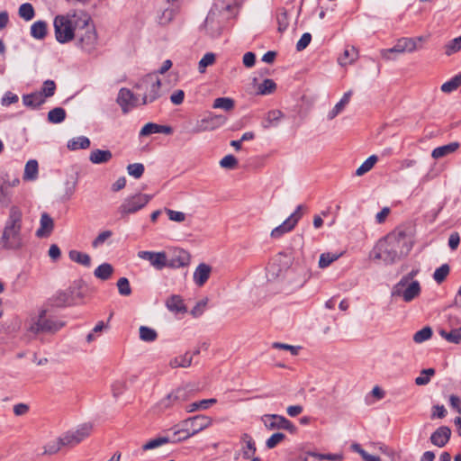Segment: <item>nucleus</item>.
<instances>
[{
	"label": "nucleus",
	"instance_id": "1",
	"mask_svg": "<svg viewBox=\"0 0 461 461\" xmlns=\"http://www.w3.org/2000/svg\"><path fill=\"white\" fill-rule=\"evenodd\" d=\"M412 246L413 241L406 231L397 229L378 241L375 258L392 265L406 257L411 252Z\"/></svg>",
	"mask_w": 461,
	"mask_h": 461
},
{
	"label": "nucleus",
	"instance_id": "2",
	"mask_svg": "<svg viewBox=\"0 0 461 461\" xmlns=\"http://www.w3.org/2000/svg\"><path fill=\"white\" fill-rule=\"evenodd\" d=\"M23 212L15 205L9 209L8 217L0 237V247L7 250L21 249L26 244L25 236L22 231Z\"/></svg>",
	"mask_w": 461,
	"mask_h": 461
},
{
	"label": "nucleus",
	"instance_id": "3",
	"mask_svg": "<svg viewBox=\"0 0 461 461\" xmlns=\"http://www.w3.org/2000/svg\"><path fill=\"white\" fill-rule=\"evenodd\" d=\"M212 419L206 415H195L179 422L173 428L172 440L174 442L185 440L200 431L209 428Z\"/></svg>",
	"mask_w": 461,
	"mask_h": 461
},
{
	"label": "nucleus",
	"instance_id": "4",
	"mask_svg": "<svg viewBox=\"0 0 461 461\" xmlns=\"http://www.w3.org/2000/svg\"><path fill=\"white\" fill-rule=\"evenodd\" d=\"M75 37H77L79 45L86 52H92L97 45V33L95 25L91 23L90 16L79 11V20Z\"/></svg>",
	"mask_w": 461,
	"mask_h": 461
},
{
	"label": "nucleus",
	"instance_id": "5",
	"mask_svg": "<svg viewBox=\"0 0 461 461\" xmlns=\"http://www.w3.org/2000/svg\"><path fill=\"white\" fill-rule=\"evenodd\" d=\"M78 20L79 11L55 17L53 23L55 37L59 43L68 42L75 38Z\"/></svg>",
	"mask_w": 461,
	"mask_h": 461
},
{
	"label": "nucleus",
	"instance_id": "6",
	"mask_svg": "<svg viewBox=\"0 0 461 461\" xmlns=\"http://www.w3.org/2000/svg\"><path fill=\"white\" fill-rule=\"evenodd\" d=\"M47 311L41 310L37 316L32 317L27 330L34 335L39 333H56L65 326L61 320L47 316Z\"/></svg>",
	"mask_w": 461,
	"mask_h": 461
},
{
	"label": "nucleus",
	"instance_id": "7",
	"mask_svg": "<svg viewBox=\"0 0 461 461\" xmlns=\"http://www.w3.org/2000/svg\"><path fill=\"white\" fill-rule=\"evenodd\" d=\"M137 89L143 91L142 104H147L153 103L160 96L161 81L157 74H149L141 78L135 86Z\"/></svg>",
	"mask_w": 461,
	"mask_h": 461
},
{
	"label": "nucleus",
	"instance_id": "8",
	"mask_svg": "<svg viewBox=\"0 0 461 461\" xmlns=\"http://www.w3.org/2000/svg\"><path fill=\"white\" fill-rule=\"evenodd\" d=\"M421 292L420 284L419 281L403 282L398 281L391 292L392 297H401L405 303H410L417 298Z\"/></svg>",
	"mask_w": 461,
	"mask_h": 461
},
{
	"label": "nucleus",
	"instance_id": "9",
	"mask_svg": "<svg viewBox=\"0 0 461 461\" xmlns=\"http://www.w3.org/2000/svg\"><path fill=\"white\" fill-rule=\"evenodd\" d=\"M151 195L138 193L126 197L118 208L122 217L137 212L144 208L151 199Z\"/></svg>",
	"mask_w": 461,
	"mask_h": 461
},
{
	"label": "nucleus",
	"instance_id": "10",
	"mask_svg": "<svg viewBox=\"0 0 461 461\" xmlns=\"http://www.w3.org/2000/svg\"><path fill=\"white\" fill-rule=\"evenodd\" d=\"M309 277L308 271L304 266L294 265L285 273V283L288 290H294L302 287Z\"/></svg>",
	"mask_w": 461,
	"mask_h": 461
},
{
	"label": "nucleus",
	"instance_id": "11",
	"mask_svg": "<svg viewBox=\"0 0 461 461\" xmlns=\"http://www.w3.org/2000/svg\"><path fill=\"white\" fill-rule=\"evenodd\" d=\"M227 118L221 114H209L208 116L196 121L191 132L198 134L203 131H214L222 126Z\"/></svg>",
	"mask_w": 461,
	"mask_h": 461
},
{
	"label": "nucleus",
	"instance_id": "12",
	"mask_svg": "<svg viewBox=\"0 0 461 461\" xmlns=\"http://www.w3.org/2000/svg\"><path fill=\"white\" fill-rule=\"evenodd\" d=\"M93 426L90 423H85L79 426L74 431H68L61 436L63 446L68 447H73L77 446L90 435Z\"/></svg>",
	"mask_w": 461,
	"mask_h": 461
},
{
	"label": "nucleus",
	"instance_id": "13",
	"mask_svg": "<svg viewBox=\"0 0 461 461\" xmlns=\"http://www.w3.org/2000/svg\"><path fill=\"white\" fill-rule=\"evenodd\" d=\"M261 420L268 430L285 429L294 432L295 426L285 417L277 414H265L261 417Z\"/></svg>",
	"mask_w": 461,
	"mask_h": 461
},
{
	"label": "nucleus",
	"instance_id": "14",
	"mask_svg": "<svg viewBox=\"0 0 461 461\" xmlns=\"http://www.w3.org/2000/svg\"><path fill=\"white\" fill-rule=\"evenodd\" d=\"M303 205H298L295 211L282 224L272 230L270 234L271 237L274 239H278L284 234L293 230L303 216Z\"/></svg>",
	"mask_w": 461,
	"mask_h": 461
},
{
	"label": "nucleus",
	"instance_id": "15",
	"mask_svg": "<svg viewBox=\"0 0 461 461\" xmlns=\"http://www.w3.org/2000/svg\"><path fill=\"white\" fill-rule=\"evenodd\" d=\"M190 390L186 387H180L167 394V397L162 399L159 402L160 407L168 408L175 403H180L187 401L190 397Z\"/></svg>",
	"mask_w": 461,
	"mask_h": 461
},
{
	"label": "nucleus",
	"instance_id": "16",
	"mask_svg": "<svg viewBox=\"0 0 461 461\" xmlns=\"http://www.w3.org/2000/svg\"><path fill=\"white\" fill-rule=\"evenodd\" d=\"M117 104L121 106L123 113H128L131 109L137 106V96L128 88L120 89L117 96Z\"/></svg>",
	"mask_w": 461,
	"mask_h": 461
},
{
	"label": "nucleus",
	"instance_id": "17",
	"mask_svg": "<svg viewBox=\"0 0 461 461\" xmlns=\"http://www.w3.org/2000/svg\"><path fill=\"white\" fill-rule=\"evenodd\" d=\"M138 257L148 260L157 269H162L167 265V255L165 252L139 251Z\"/></svg>",
	"mask_w": 461,
	"mask_h": 461
},
{
	"label": "nucleus",
	"instance_id": "18",
	"mask_svg": "<svg viewBox=\"0 0 461 461\" xmlns=\"http://www.w3.org/2000/svg\"><path fill=\"white\" fill-rule=\"evenodd\" d=\"M54 230V221L47 212H42L40 219V227L36 230L38 238L49 237Z\"/></svg>",
	"mask_w": 461,
	"mask_h": 461
},
{
	"label": "nucleus",
	"instance_id": "19",
	"mask_svg": "<svg viewBox=\"0 0 461 461\" xmlns=\"http://www.w3.org/2000/svg\"><path fill=\"white\" fill-rule=\"evenodd\" d=\"M451 429L447 426L438 428L430 436V441L433 445L442 447L449 440Z\"/></svg>",
	"mask_w": 461,
	"mask_h": 461
},
{
	"label": "nucleus",
	"instance_id": "20",
	"mask_svg": "<svg viewBox=\"0 0 461 461\" xmlns=\"http://www.w3.org/2000/svg\"><path fill=\"white\" fill-rule=\"evenodd\" d=\"M240 443L242 456L246 459L253 457L257 451L253 438L248 433H243L240 437Z\"/></svg>",
	"mask_w": 461,
	"mask_h": 461
},
{
	"label": "nucleus",
	"instance_id": "21",
	"mask_svg": "<svg viewBox=\"0 0 461 461\" xmlns=\"http://www.w3.org/2000/svg\"><path fill=\"white\" fill-rule=\"evenodd\" d=\"M211 272L212 267L209 265L205 263L199 264L195 268L193 276L195 285L198 286H203L209 279Z\"/></svg>",
	"mask_w": 461,
	"mask_h": 461
},
{
	"label": "nucleus",
	"instance_id": "22",
	"mask_svg": "<svg viewBox=\"0 0 461 461\" xmlns=\"http://www.w3.org/2000/svg\"><path fill=\"white\" fill-rule=\"evenodd\" d=\"M283 118H285V114L282 111L276 109L268 111L261 122V126L264 129L276 127Z\"/></svg>",
	"mask_w": 461,
	"mask_h": 461
},
{
	"label": "nucleus",
	"instance_id": "23",
	"mask_svg": "<svg viewBox=\"0 0 461 461\" xmlns=\"http://www.w3.org/2000/svg\"><path fill=\"white\" fill-rule=\"evenodd\" d=\"M45 103L42 93L33 92L32 94L23 95V104L24 106L36 109Z\"/></svg>",
	"mask_w": 461,
	"mask_h": 461
},
{
	"label": "nucleus",
	"instance_id": "24",
	"mask_svg": "<svg viewBox=\"0 0 461 461\" xmlns=\"http://www.w3.org/2000/svg\"><path fill=\"white\" fill-rule=\"evenodd\" d=\"M113 154L109 149H94L89 155V160L93 164H104L109 162Z\"/></svg>",
	"mask_w": 461,
	"mask_h": 461
},
{
	"label": "nucleus",
	"instance_id": "25",
	"mask_svg": "<svg viewBox=\"0 0 461 461\" xmlns=\"http://www.w3.org/2000/svg\"><path fill=\"white\" fill-rule=\"evenodd\" d=\"M458 148V142H451L449 144L434 149L432 150L431 157L435 159H438L451 153H454Z\"/></svg>",
	"mask_w": 461,
	"mask_h": 461
},
{
	"label": "nucleus",
	"instance_id": "26",
	"mask_svg": "<svg viewBox=\"0 0 461 461\" xmlns=\"http://www.w3.org/2000/svg\"><path fill=\"white\" fill-rule=\"evenodd\" d=\"M398 50L404 52L411 53L419 49H420V46L416 44V40L412 38H401L399 39L396 43Z\"/></svg>",
	"mask_w": 461,
	"mask_h": 461
},
{
	"label": "nucleus",
	"instance_id": "27",
	"mask_svg": "<svg viewBox=\"0 0 461 461\" xmlns=\"http://www.w3.org/2000/svg\"><path fill=\"white\" fill-rule=\"evenodd\" d=\"M357 50L354 46H348L343 54L338 59V62L341 66L352 64L357 59Z\"/></svg>",
	"mask_w": 461,
	"mask_h": 461
},
{
	"label": "nucleus",
	"instance_id": "28",
	"mask_svg": "<svg viewBox=\"0 0 461 461\" xmlns=\"http://www.w3.org/2000/svg\"><path fill=\"white\" fill-rule=\"evenodd\" d=\"M68 258L71 261L84 267H89L91 266V257L86 253L72 249L68 252Z\"/></svg>",
	"mask_w": 461,
	"mask_h": 461
},
{
	"label": "nucleus",
	"instance_id": "29",
	"mask_svg": "<svg viewBox=\"0 0 461 461\" xmlns=\"http://www.w3.org/2000/svg\"><path fill=\"white\" fill-rule=\"evenodd\" d=\"M167 308L173 312H185V307L182 298L178 295L170 296L166 302Z\"/></svg>",
	"mask_w": 461,
	"mask_h": 461
},
{
	"label": "nucleus",
	"instance_id": "30",
	"mask_svg": "<svg viewBox=\"0 0 461 461\" xmlns=\"http://www.w3.org/2000/svg\"><path fill=\"white\" fill-rule=\"evenodd\" d=\"M441 338L446 339L449 343L453 344H461V327L457 329H453L450 331H447L443 329L438 330Z\"/></svg>",
	"mask_w": 461,
	"mask_h": 461
},
{
	"label": "nucleus",
	"instance_id": "31",
	"mask_svg": "<svg viewBox=\"0 0 461 461\" xmlns=\"http://www.w3.org/2000/svg\"><path fill=\"white\" fill-rule=\"evenodd\" d=\"M193 356H191L188 352L185 353L182 356L176 357L172 358L169 362V366L172 368L177 367H188L192 365Z\"/></svg>",
	"mask_w": 461,
	"mask_h": 461
},
{
	"label": "nucleus",
	"instance_id": "32",
	"mask_svg": "<svg viewBox=\"0 0 461 461\" xmlns=\"http://www.w3.org/2000/svg\"><path fill=\"white\" fill-rule=\"evenodd\" d=\"M47 34V23L44 21H37L31 26V35L34 39L42 40Z\"/></svg>",
	"mask_w": 461,
	"mask_h": 461
},
{
	"label": "nucleus",
	"instance_id": "33",
	"mask_svg": "<svg viewBox=\"0 0 461 461\" xmlns=\"http://www.w3.org/2000/svg\"><path fill=\"white\" fill-rule=\"evenodd\" d=\"M38 167L37 160H29L24 167L23 179L27 181L35 180L38 176Z\"/></svg>",
	"mask_w": 461,
	"mask_h": 461
},
{
	"label": "nucleus",
	"instance_id": "34",
	"mask_svg": "<svg viewBox=\"0 0 461 461\" xmlns=\"http://www.w3.org/2000/svg\"><path fill=\"white\" fill-rule=\"evenodd\" d=\"M113 273V267L109 263H103L94 271L96 278L101 280H108Z\"/></svg>",
	"mask_w": 461,
	"mask_h": 461
},
{
	"label": "nucleus",
	"instance_id": "35",
	"mask_svg": "<svg viewBox=\"0 0 461 461\" xmlns=\"http://www.w3.org/2000/svg\"><path fill=\"white\" fill-rule=\"evenodd\" d=\"M90 146V140L85 136L73 138L68 142V148L70 150H77L79 149H87Z\"/></svg>",
	"mask_w": 461,
	"mask_h": 461
},
{
	"label": "nucleus",
	"instance_id": "36",
	"mask_svg": "<svg viewBox=\"0 0 461 461\" xmlns=\"http://www.w3.org/2000/svg\"><path fill=\"white\" fill-rule=\"evenodd\" d=\"M169 442H174L172 440V438H169V437H158V438H152V439L149 440L147 443H145L141 447V448L144 451L152 450V449L159 447H161V446H163L165 444H167Z\"/></svg>",
	"mask_w": 461,
	"mask_h": 461
},
{
	"label": "nucleus",
	"instance_id": "37",
	"mask_svg": "<svg viewBox=\"0 0 461 461\" xmlns=\"http://www.w3.org/2000/svg\"><path fill=\"white\" fill-rule=\"evenodd\" d=\"M342 256V253H322L320 256L319 259V267L320 268H326L328 267L331 263L339 259Z\"/></svg>",
	"mask_w": 461,
	"mask_h": 461
},
{
	"label": "nucleus",
	"instance_id": "38",
	"mask_svg": "<svg viewBox=\"0 0 461 461\" xmlns=\"http://www.w3.org/2000/svg\"><path fill=\"white\" fill-rule=\"evenodd\" d=\"M216 402L217 400L215 398L204 399L199 402H194L186 407V411L194 412L197 410H206L209 408L210 405L216 403Z\"/></svg>",
	"mask_w": 461,
	"mask_h": 461
},
{
	"label": "nucleus",
	"instance_id": "39",
	"mask_svg": "<svg viewBox=\"0 0 461 461\" xmlns=\"http://www.w3.org/2000/svg\"><path fill=\"white\" fill-rule=\"evenodd\" d=\"M66 118V111L62 107H56L48 113V121L50 123H60Z\"/></svg>",
	"mask_w": 461,
	"mask_h": 461
},
{
	"label": "nucleus",
	"instance_id": "40",
	"mask_svg": "<svg viewBox=\"0 0 461 461\" xmlns=\"http://www.w3.org/2000/svg\"><path fill=\"white\" fill-rule=\"evenodd\" d=\"M190 263V255L184 249H178L176 252V258L173 259V265L177 267H185Z\"/></svg>",
	"mask_w": 461,
	"mask_h": 461
},
{
	"label": "nucleus",
	"instance_id": "41",
	"mask_svg": "<svg viewBox=\"0 0 461 461\" xmlns=\"http://www.w3.org/2000/svg\"><path fill=\"white\" fill-rule=\"evenodd\" d=\"M64 447L62 438L59 437L53 440L49 441L44 446V455H54L59 451V449Z\"/></svg>",
	"mask_w": 461,
	"mask_h": 461
},
{
	"label": "nucleus",
	"instance_id": "42",
	"mask_svg": "<svg viewBox=\"0 0 461 461\" xmlns=\"http://www.w3.org/2000/svg\"><path fill=\"white\" fill-rule=\"evenodd\" d=\"M461 86V74L456 75L450 80L445 82L441 86V91L444 93H451Z\"/></svg>",
	"mask_w": 461,
	"mask_h": 461
},
{
	"label": "nucleus",
	"instance_id": "43",
	"mask_svg": "<svg viewBox=\"0 0 461 461\" xmlns=\"http://www.w3.org/2000/svg\"><path fill=\"white\" fill-rule=\"evenodd\" d=\"M378 158L375 155L370 156L367 159H366L361 166L356 170V175L357 176H363L364 174L370 171L375 164L377 162Z\"/></svg>",
	"mask_w": 461,
	"mask_h": 461
},
{
	"label": "nucleus",
	"instance_id": "44",
	"mask_svg": "<svg viewBox=\"0 0 461 461\" xmlns=\"http://www.w3.org/2000/svg\"><path fill=\"white\" fill-rule=\"evenodd\" d=\"M158 333L154 329L147 326L140 327V339L145 342H153L157 339Z\"/></svg>",
	"mask_w": 461,
	"mask_h": 461
},
{
	"label": "nucleus",
	"instance_id": "45",
	"mask_svg": "<svg viewBox=\"0 0 461 461\" xmlns=\"http://www.w3.org/2000/svg\"><path fill=\"white\" fill-rule=\"evenodd\" d=\"M212 107L230 111L234 108V100L230 97H219L214 100Z\"/></svg>",
	"mask_w": 461,
	"mask_h": 461
},
{
	"label": "nucleus",
	"instance_id": "46",
	"mask_svg": "<svg viewBox=\"0 0 461 461\" xmlns=\"http://www.w3.org/2000/svg\"><path fill=\"white\" fill-rule=\"evenodd\" d=\"M276 22L278 25V32H285L289 26V17L286 10L279 9L276 14Z\"/></svg>",
	"mask_w": 461,
	"mask_h": 461
},
{
	"label": "nucleus",
	"instance_id": "47",
	"mask_svg": "<svg viewBox=\"0 0 461 461\" xmlns=\"http://www.w3.org/2000/svg\"><path fill=\"white\" fill-rule=\"evenodd\" d=\"M432 329L429 326L422 328L421 330L415 332L413 335L414 342L420 344L428 339H429L432 336Z\"/></svg>",
	"mask_w": 461,
	"mask_h": 461
},
{
	"label": "nucleus",
	"instance_id": "48",
	"mask_svg": "<svg viewBox=\"0 0 461 461\" xmlns=\"http://www.w3.org/2000/svg\"><path fill=\"white\" fill-rule=\"evenodd\" d=\"M435 375L434 368L422 369L420 375L415 378L417 385H426L429 383L431 376Z\"/></svg>",
	"mask_w": 461,
	"mask_h": 461
},
{
	"label": "nucleus",
	"instance_id": "49",
	"mask_svg": "<svg viewBox=\"0 0 461 461\" xmlns=\"http://www.w3.org/2000/svg\"><path fill=\"white\" fill-rule=\"evenodd\" d=\"M450 267L447 264H443L439 267H438L434 274L433 279L438 283L441 284L447 276L449 275Z\"/></svg>",
	"mask_w": 461,
	"mask_h": 461
},
{
	"label": "nucleus",
	"instance_id": "50",
	"mask_svg": "<svg viewBox=\"0 0 461 461\" xmlns=\"http://www.w3.org/2000/svg\"><path fill=\"white\" fill-rule=\"evenodd\" d=\"M18 13L20 17L24 19L25 21H31L35 15L34 8L32 5V4L29 3L23 4L19 7Z\"/></svg>",
	"mask_w": 461,
	"mask_h": 461
},
{
	"label": "nucleus",
	"instance_id": "51",
	"mask_svg": "<svg viewBox=\"0 0 461 461\" xmlns=\"http://www.w3.org/2000/svg\"><path fill=\"white\" fill-rule=\"evenodd\" d=\"M56 91V84L53 80L48 79L43 82L42 87L41 91H37L38 93H42V96L44 100L46 98L51 97L54 95Z\"/></svg>",
	"mask_w": 461,
	"mask_h": 461
},
{
	"label": "nucleus",
	"instance_id": "52",
	"mask_svg": "<svg viewBox=\"0 0 461 461\" xmlns=\"http://www.w3.org/2000/svg\"><path fill=\"white\" fill-rule=\"evenodd\" d=\"M240 0H215L214 7L219 11H230L234 6L238 5Z\"/></svg>",
	"mask_w": 461,
	"mask_h": 461
},
{
	"label": "nucleus",
	"instance_id": "53",
	"mask_svg": "<svg viewBox=\"0 0 461 461\" xmlns=\"http://www.w3.org/2000/svg\"><path fill=\"white\" fill-rule=\"evenodd\" d=\"M276 88V83L272 79H265L258 88V93L260 95H269Z\"/></svg>",
	"mask_w": 461,
	"mask_h": 461
},
{
	"label": "nucleus",
	"instance_id": "54",
	"mask_svg": "<svg viewBox=\"0 0 461 461\" xmlns=\"http://www.w3.org/2000/svg\"><path fill=\"white\" fill-rule=\"evenodd\" d=\"M215 62V54L212 52L206 53L199 61V72L203 73L207 67L212 66Z\"/></svg>",
	"mask_w": 461,
	"mask_h": 461
},
{
	"label": "nucleus",
	"instance_id": "55",
	"mask_svg": "<svg viewBox=\"0 0 461 461\" xmlns=\"http://www.w3.org/2000/svg\"><path fill=\"white\" fill-rule=\"evenodd\" d=\"M145 170L144 165L141 163H133L127 166V172L130 176L138 179L141 177Z\"/></svg>",
	"mask_w": 461,
	"mask_h": 461
},
{
	"label": "nucleus",
	"instance_id": "56",
	"mask_svg": "<svg viewBox=\"0 0 461 461\" xmlns=\"http://www.w3.org/2000/svg\"><path fill=\"white\" fill-rule=\"evenodd\" d=\"M445 50V52L447 56H450L453 53L459 51L461 50V35L450 41L446 45Z\"/></svg>",
	"mask_w": 461,
	"mask_h": 461
},
{
	"label": "nucleus",
	"instance_id": "57",
	"mask_svg": "<svg viewBox=\"0 0 461 461\" xmlns=\"http://www.w3.org/2000/svg\"><path fill=\"white\" fill-rule=\"evenodd\" d=\"M285 438V435L281 432L274 433L270 438H268L266 441V447L269 449L276 447L278 444H280Z\"/></svg>",
	"mask_w": 461,
	"mask_h": 461
},
{
	"label": "nucleus",
	"instance_id": "58",
	"mask_svg": "<svg viewBox=\"0 0 461 461\" xmlns=\"http://www.w3.org/2000/svg\"><path fill=\"white\" fill-rule=\"evenodd\" d=\"M113 236L112 230H104L100 232L97 237L92 241V247L96 249L102 246L106 240Z\"/></svg>",
	"mask_w": 461,
	"mask_h": 461
},
{
	"label": "nucleus",
	"instance_id": "59",
	"mask_svg": "<svg viewBox=\"0 0 461 461\" xmlns=\"http://www.w3.org/2000/svg\"><path fill=\"white\" fill-rule=\"evenodd\" d=\"M351 448L355 452L358 453L362 456L364 461H380V458L378 456L368 454L360 447L359 444H353L351 446Z\"/></svg>",
	"mask_w": 461,
	"mask_h": 461
},
{
	"label": "nucleus",
	"instance_id": "60",
	"mask_svg": "<svg viewBox=\"0 0 461 461\" xmlns=\"http://www.w3.org/2000/svg\"><path fill=\"white\" fill-rule=\"evenodd\" d=\"M238 165V159L233 155H227L220 160V166L222 168L233 169Z\"/></svg>",
	"mask_w": 461,
	"mask_h": 461
},
{
	"label": "nucleus",
	"instance_id": "61",
	"mask_svg": "<svg viewBox=\"0 0 461 461\" xmlns=\"http://www.w3.org/2000/svg\"><path fill=\"white\" fill-rule=\"evenodd\" d=\"M117 287L120 294L128 296L131 294L129 280L126 277H121L117 282Z\"/></svg>",
	"mask_w": 461,
	"mask_h": 461
},
{
	"label": "nucleus",
	"instance_id": "62",
	"mask_svg": "<svg viewBox=\"0 0 461 461\" xmlns=\"http://www.w3.org/2000/svg\"><path fill=\"white\" fill-rule=\"evenodd\" d=\"M159 132V124L154 122L146 123L140 131V136H148L153 133Z\"/></svg>",
	"mask_w": 461,
	"mask_h": 461
},
{
	"label": "nucleus",
	"instance_id": "63",
	"mask_svg": "<svg viewBox=\"0 0 461 461\" xmlns=\"http://www.w3.org/2000/svg\"><path fill=\"white\" fill-rule=\"evenodd\" d=\"M165 212L167 214L170 221L182 222L185 220V214L182 212L174 211L171 209H165Z\"/></svg>",
	"mask_w": 461,
	"mask_h": 461
},
{
	"label": "nucleus",
	"instance_id": "64",
	"mask_svg": "<svg viewBox=\"0 0 461 461\" xmlns=\"http://www.w3.org/2000/svg\"><path fill=\"white\" fill-rule=\"evenodd\" d=\"M312 41V35L309 32H305L302 35L300 40L296 43V50L302 51L308 47Z\"/></svg>",
	"mask_w": 461,
	"mask_h": 461
}]
</instances>
